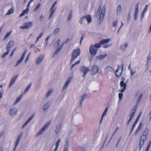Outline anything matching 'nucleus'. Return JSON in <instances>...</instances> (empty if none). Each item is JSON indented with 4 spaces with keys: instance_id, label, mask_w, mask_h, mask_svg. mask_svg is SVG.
Wrapping results in <instances>:
<instances>
[{
    "instance_id": "nucleus-1",
    "label": "nucleus",
    "mask_w": 151,
    "mask_h": 151,
    "mask_svg": "<svg viewBox=\"0 0 151 151\" xmlns=\"http://www.w3.org/2000/svg\"><path fill=\"white\" fill-rule=\"evenodd\" d=\"M101 6H99L96 12V15L97 16L100 15L99 19L100 21H102L103 20L104 17L105 16V12H106V7L104 5L103 7L102 10H101Z\"/></svg>"
},
{
    "instance_id": "nucleus-2",
    "label": "nucleus",
    "mask_w": 151,
    "mask_h": 151,
    "mask_svg": "<svg viewBox=\"0 0 151 151\" xmlns=\"http://www.w3.org/2000/svg\"><path fill=\"white\" fill-rule=\"evenodd\" d=\"M101 46L99 44L96 43L94 45H91L89 48V52L93 55H96L98 49L100 48Z\"/></svg>"
},
{
    "instance_id": "nucleus-3",
    "label": "nucleus",
    "mask_w": 151,
    "mask_h": 151,
    "mask_svg": "<svg viewBox=\"0 0 151 151\" xmlns=\"http://www.w3.org/2000/svg\"><path fill=\"white\" fill-rule=\"evenodd\" d=\"M80 52L81 50L79 48L75 49L73 50L72 54V57L70 60V64H71L75 59L79 55Z\"/></svg>"
},
{
    "instance_id": "nucleus-4",
    "label": "nucleus",
    "mask_w": 151,
    "mask_h": 151,
    "mask_svg": "<svg viewBox=\"0 0 151 151\" xmlns=\"http://www.w3.org/2000/svg\"><path fill=\"white\" fill-rule=\"evenodd\" d=\"M147 137L145 135L141 136L139 141V149L140 150L144 145V142L147 139Z\"/></svg>"
},
{
    "instance_id": "nucleus-5",
    "label": "nucleus",
    "mask_w": 151,
    "mask_h": 151,
    "mask_svg": "<svg viewBox=\"0 0 151 151\" xmlns=\"http://www.w3.org/2000/svg\"><path fill=\"white\" fill-rule=\"evenodd\" d=\"M123 68V65L121 66H118L117 69L115 72V75L116 77L119 78L120 76Z\"/></svg>"
},
{
    "instance_id": "nucleus-6",
    "label": "nucleus",
    "mask_w": 151,
    "mask_h": 151,
    "mask_svg": "<svg viewBox=\"0 0 151 151\" xmlns=\"http://www.w3.org/2000/svg\"><path fill=\"white\" fill-rule=\"evenodd\" d=\"M136 110V107L134 106L133 108L131 110V114L130 115V118L127 122V125H129L131 122L132 118L135 114V112Z\"/></svg>"
},
{
    "instance_id": "nucleus-7",
    "label": "nucleus",
    "mask_w": 151,
    "mask_h": 151,
    "mask_svg": "<svg viewBox=\"0 0 151 151\" xmlns=\"http://www.w3.org/2000/svg\"><path fill=\"white\" fill-rule=\"evenodd\" d=\"M50 122H49L46 123L37 133L36 135V136H38L41 134L48 126Z\"/></svg>"
},
{
    "instance_id": "nucleus-8",
    "label": "nucleus",
    "mask_w": 151,
    "mask_h": 151,
    "mask_svg": "<svg viewBox=\"0 0 151 151\" xmlns=\"http://www.w3.org/2000/svg\"><path fill=\"white\" fill-rule=\"evenodd\" d=\"M24 25L23 26H21L20 28L22 29H28L32 26L33 24L32 22H29L24 23Z\"/></svg>"
},
{
    "instance_id": "nucleus-9",
    "label": "nucleus",
    "mask_w": 151,
    "mask_h": 151,
    "mask_svg": "<svg viewBox=\"0 0 151 151\" xmlns=\"http://www.w3.org/2000/svg\"><path fill=\"white\" fill-rule=\"evenodd\" d=\"M57 3V1H55L53 4L50 9V14L49 18V19H50L53 15L54 12L55 10V9H54V7Z\"/></svg>"
},
{
    "instance_id": "nucleus-10",
    "label": "nucleus",
    "mask_w": 151,
    "mask_h": 151,
    "mask_svg": "<svg viewBox=\"0 0 151 151\" xmlns=\"http://www.w3.org/2000/svg\"><path fill=\"white\" fill-rule=\"evenodd\" d=\"M99 70L98 66L96 65H93L92 68L91 69V74L94 75L96 74Z\"/></svg>"
},
{
    "instance_id": "nucleus-11",
    "label": "nucleus",
    "mask_w": 151,
    "mask_h": 151,
    "mask_svg": "<svg viewBox=\"0 0 151 151\" xmlns=\"http://www.w3.org/2000/svg\"><path fill=\"white\" fill-rule=\"evenodd\" d=\"M27 49L25 50L24 52L22 55L21 58L17 62L16 64L15 65V67H16L19 65L21 63L24 58L25 55L26 53H27Z\"/></svg>"
},
{
    "instance_id": "nucleus-12",
    "label": "nucleus",
    "mask_w": 151,
    "mask_h": 151,
    "mask_svg": "<svg viewBox=\"0 0 151 151\" xmlns=\"http://www.w3.org/2000/svg\"><path fill=\"white\" fill-rule=\"evenodd\" d=\"M127 81L125 83L123 81H121L120 82V86L121 88H123L121 90V92L122 93L124 92V91L126 88L127 83Z\"/></svg>"
},
{
    "instance_id": "nucleus-13",
    "label": "nucleus",
    "mask_w": 151,
    "mask_h": 151,
    "mask_svg": "<svg viewBox=\"0 0 151 151\" xmlns=\"http://www.w3.org/2000/svg\"><path fill=\"white\" fill-rule=\"evenodd\" d=\"M81 70L84 71V73L83 75L82 76L84 77H85L87 73L89 71V68L85 66H82L81 68Z\"/></svg>"
},
{
    "instance_id": "nucleus-14",
    "label": "nucleus",
    "mask_w": 151,
    "mask_h": 151,
    "mask_svg": "<svg viewBox=\"0 0 151 151\" xmlns=\"http://www.w3.org/2000/svg\"><path fill=\"white\" fill-rule=\"evenodd\" d=\"M22 136V133H21L19 134V136H18L17 139L14 145H15V147L14 148L13 150H14L16 149L17 147V146L19 143V142L20 140L21 139V138Z\"/></svg>"
},
{
    "instance_id": "nucleus-15",
    "label": "nucleus",
    "mask_w": 151,
    "mask_h": 151,
    "mask_svg": "<svg viewBox=\"0 0 151 151\" xmlns=\"http://www.w3.org/2000/svg\"><path fill=\"white\" fill-rule=\"evenodd\" d=\"M110 39L102 40L97 44H99L101 46V45H103L108 43L110 41Z\"/></svg>"
},
{
    "instance_id": "nucleus-16",
    "label": "nucleus",
    "mask_w": 151,
    "mask_h": 151,
    "mask_svg": "<svg viewBox=\"0 0 151 151\" xmlns=\"http://www.w3.org/2000/svg\"><path fill=\"white\" fill-rule=\"evenodd\" d=\"M72 79V78L71 77H69L67 80V81L65 82V84L63 89L62 90H64L66 88L69 84L70 83V82L71 81Z\"/></svg>"
},
{
    "instance_id": "nucleus-17",
    "label": "nucleus",
    "mask_w": 151,
    "mask_h": 151,
    "mask_svg": "<svg viewBox=\"0 0 151 151\" xmlns=\"http://www.w3.org/2000/svg\"><path fill=\"white\" fill-rule=\"evenodd\" d=\"M44 58V56L43 55L39 56L37 59L36 64L37 65H38L42 61Z\"/></svg>"
},
{
    "instance_id": "nucleus-18",
    "label": "nucleus",
    "mask_w": 151,
    "mask_h": 151,
    "mask_svg": "<svg viewBox=\"0 0 151 151\" xmlns=\"http://www.w3.org/2000/svg\"><path fill=\"white\" fill-rule=\"evenodd\" d=\"M17 112V110L16 109L12 108L9 111V114L11 116H13L16 114Z\"/></svg>"
},
{
    "instance_id": "nucleus-19",
    "label": "nucleus",
    "mask_w": 151,
    "mask_h": 151,
    "mask_svg": "<svg viewBox=\"0 0 151 151\" xmlns=\"http://www.w3.org/2000/svg\"><path fill=\"white\" fill-rule=\"evenodd\" d=\"M18 76V75H16L14 78H12L11 80V82L9 85V87H11L13 86L14 83L15 81Z\"/></svg>"
},
{
    "instance_id": "nucleus-20",
    "label": "nucleus",
    "mask_w": 151,
    "mask_h": 151,
    "mask_svg": "<svg viewBox=\"0 0 151 151\" xmlns=\"http://www.w3.org/2000/svg\"><path fill=\"white\" fill-rule=\"evenodd\" d=\"M34 114H32V116H31L27 120L26 122L24 124L23 127H24L26 126L27 123L29 122L34 117Z\"/></svg>"
},
{
    "instance_id": "nucleus-21",
    "label": "nucleus",
    "mask_w": 151,
    "mask_h": 151,
    "mask_svg": "<svg viewBox=\"0 0 151 151\" xmlns=\"http://www.w3.org/2000/svg\"><path fill=\"white\" fill-rule=\"evenodd\" d=\"M34 114H32V116H31L27 120L26 122L24 124L23 127H24L26 126L27 123L29 122L34 117Z\"/></svg>"
},
{
    "instance_id": "nucleus-22",
    "label": "nucleus",
    "mask_w": 151,
    "mask_h": 151,
    "mask_svg": "<svg viewBox=\"0 0 151 151\" xmlns=\"http://www.w3.org/2000/svg\"><path fill=\"white\" fill-rule=\"evenodd\" d=\"M29 11V9L26 8V9L23 11V12L21 14L19 15L20 17H21L23 16L25 14H27L28 13Z\"/></svg>"
},
{
    "instance_id": "nucleus-23",
    "label": "nucleus",
    "mask_w": 151,
    "mask_h": 151,
    "mask_svg": "<svg viewBox=\"0 0 151 151\" xmlns=\"http://www.w3.org/2000/svg\"><path fill=\"white\" fill-rule=\"evenodd\" d=\"M142 122H140L138 126V127L136 131L135 132V135L137 134L138 133V132H139V131H140V130L142 128Z\"/></svg>"
},
{
    "instance_id": "nucleus-24",
    "label": "nucleus",
    "mask_w": 151,
    "mask_h": 151,
    "mask_svg": "<svg viewBox=\"0 0 151 151\" xmlns=\"http://www.w3.org/2000/svg\"><path fill=\"white\" fill-rule=\"evenodd\" d=\"M85 17V19H86L88 22L89 23L92 21V19L91 16L89 15L84 16Z\"/></svg>"
},
{
    "instance_id": "nucleus-25",
    "label": "nucleus",
    "mask_w": 151,
    "mask_h": 151,
    "mask_svg": "<svg viewBox=\"0 0 151 151\" xmlns=\"http://www.w3.org/2000/svg\"><path fill=\"white\" fill-rule=\"evenodd\" d=\"M108 109V107H107L105 109V110H104V112H103V114H102L101 119V120H100V124L101 123V121L102 120L103 117L104 116H105V115H106V113H107V112Z\"/></svg>"
},
{
    "instance_id": "nucleus-26",
    "label": "nucleus",
    "mask_w": 151,
    "mask_h": 151,
    "mask_svg": "<svg viewBox=\"0 0 151 151\" xmlns=\"http://www.w3.org/2000/svg\"><path fill=\"white\" fill-rule=\"evenodd\" d=\"M14 44V42L12 41H10L8 43L6 47V49H8L10 48L11 47H12Z\"/></svg>"
},
{
    "instance_id": "nucleus-27",
    "label": "nucleus",
    "mask_w": 151,
    "mask_h": 151,
    "mask_svg": "<svg viewBox=\"0 0 151 151\" xmlns=\"http://www.w3.org/2000/svg\"><path fill=\"white\" fill-rule=\"evenodd\" d=\"M62 46L63 45L61 46V48H58L55 51V52L52 55V57H53L54 56H55L58 54V52L59 51H60L61 50Z\"/></svg>"
},
{
    "instance_id": "nucleus-28",
    "label": "nucleus",
    "mask_w": 151,
    "mask_h": 151,
    "mask_svg": "<svg viewBox=\"0 0 151 151\" xmlns=\"http://www.w3.org/2000/svg\"><path fill=\"white\" fill-rule=\"evenodd\" d=\"M137 122H136L135 121L134 122V123L132 125V127L130 131V133H129L130 135L133 132V131L134 130V129L135 128Z\"/></svg>"
},
{
    "instance_id": "nucleus-29",
    "label": "nucleus",
    "mask_w": 151,
    "mask_h": 151,
    "mask_svg": "<svg viewBox=\"0 0 151 151\" xmlns=\"http://www.w3.org/2000/svg\"><path fill=\"white\" fill-rule=\"evenodd\" d=\"M86 94H85L84 95L82 96V98L81 99L80 102V105L81 106H82L83 101L85 99L86 97Z\"/></svg>"
},
{
    "instance_id": "nucleus-30",
    "label": "nucleus",
    "mask_w": 151,
    "mask_h": 151,
    "mask_svg": "<svg viewBox=\"0 0 151 151\" xmlns=\"http://www.w3.org/2000/svg\"><path fill=\"white\" fill-rule=\"evenodd\" d=\"M121 10V5H119L117 8V14L119 15L120 14Z\"/></svg>"
},
{
    "instance_id": "nucleus-31",
    "label": "nucleus",
    "mask_w": 151,
    "mask_h": 151,
    "mask_svg": "<svg viewBox=\"0 0 151 151\" xmlns=\"http://www.w3.org/2000/svg\"><path fill=\"white\" fill-rule=\"evenodd\" d=\"M14 11V8L12 7L8 11L6 14L7 15H9L13 13Z\"/></svg>"
},
{
    "instance_id": "nucleus-32",
    "label": "nucleus",
    "mask_w": 151,
    "mask_h": 151,
    "mask_svg": "<svg viewBox=\"0 0 151 151\" xmlns=\"http://www.w3.org/2000/svg\"><path fill=\"white\" fill-rule=\"evenodd\" d=\"M22 94H21L18 97H17V98L16 101L14 103V104H17L18 102H19L20 101V100L22 97Z\"/></svg>"
},
{
    "instance_id": "nucleus-33",
    "label": "nucleus",
    "mask_w": 151,
    "mask_h": 151,
    "mask_svg": "<svg viewBox=\"0 0 151 151\" xmlns=\"http://www.w3.org/2000/svg\"><path fill=\"white\" fill-rule=\"evenodd\" d=\"M80 61L79 60H78L74 64H72L70 68V70L72 69V68L75 65L78 64L80 63Z\"/></svg>"
},
{
    "instance_id": "nucleus-34",
    "label": "nucleus",
    "mask_w": 151,
    "mask_h": 151,
    "mask_svg": "<svg viewBox=\"0 0 151 151\" xmlns=\"http://www.w3.org/2000/svg\"><path fill=\"white\" fill-rule=\"evenodd\" d=\"M106 55V54H105L104 55H101L98 57V58L100 60H102L105 58Z\"/></svg>"
},
{
    "instance_id": "nucleus-35",
    "label": "nucleus",
    "mask_w": 151,
    "mask_h": 151,
    "mask_svg": "<svg viewBox=\"0 0 151 151\" xmlns=\"http://www.w3.org/2000/svg\"><path fill=\"white\" fill-rule=\"evenodd\" d=\"M72 10H71L70 12V14L68 17V21H69L71 19L72 17Z\"/></svg>"
},
{
    "instance_id": "nucleus-36",
    "label": "nucleus",
    "mask_w": 151,
    "mask_h": 151,
    "mask_svg": "<svg viewBox=\"0 0 151 151\" xmlns=\"http://www.w3.org/2000/svg\"><path fill=\"white\" fill-rule=\"evenodd\" d=\"M83 19H85V17L84 16L82 17L79 20V22L81 24H83Z\"/></svg>"
},
{
    "instance_id": "nucleus-37",
    "label": "nucleus",
    "mask_w": 151,
    "mask_h": 151,
    "mask_svg": "<svg viewBox=\"0 0 151 151\" xmlns=\"http://www.w3.org/2000/svg\"><path fill=\"white\" fill-rule=\"evenodd\" d=\"M127 45L128 43H126L125 44L122 45L121 47V48L122 49H125L127 47Z\"/></svg>"
},
{
    "instance_id": "nucleus-38",
    "label": "nucleus",
    "mask_w": 151,
    "mask_h": 151,
    "mask_svg": "<svg viewBox=\"0 0 151 151\" xmlns=\"http://www.w3.org/2000/svg\"><path fill=\"white\" fill-rule=\"evenodd\" d=\"M42 32L40 33V34L39 36L37 38V40H36V43H37V42L38 41L39 39L40 38L42 37Z\"/></svg>"
},
{
    "instance_id": "nucleus-39",
    "label": "nucleus",
    "mask_w": 151,
    "mask_h": 151,
    "mask_svg": "<svg viewBox=\"0 0 151 151\" xmlns=\"http://www.w3.org/2000/svg\"><path fill=\"white\" fill-rule=\"evenodd\" d=\"M49 106H48V104H45L43 106V109L44 111L46 110L48 107Z\"/></svg>"
},
{
    "instance_id": "nucleus-40",
    "label": "nucleus",
    "mask_w": 151,
    "mask_h": 151,
    "mask_svg": "<svg viewBox=\"0 0 151 151\" xmlns=\"http://www.w3.org/2000/svg\"><path fill=\"white\" fill-rule=\"evenodd\" d=\"M7 50L5 52V54L3 55L2 56V58H4L6 55H8L9 54V51H10V49H7Z\"/></svg>"
},
{
    "instance_id": "nucleus-41",
    "label": "nucleus",
    "mask_w": 151,
    "mask_h": 151,
    "mask_svg": "<svg viewBox=\"0 0 151 151\" xmlns=\"http://www.w3.org/2000/svg\"><path fill=\"white\" fill-rule=\"evenodd\" d=\"M41 5L40 3H39L36 6L34 9V11H37L40 7Z\"/></svg>"
},
{
    "instance_id": "nucleus-42",
    "label": "nucleus",
    "mask_w": 151,
    "mask_h": 151,
    "mask_svg": "<svg viewBox=\"0 0 151 151\" xmlns=\"http://www.w3.org/2000/svg\"><path fill=\"white\" fill-rule=\"evenodd\" d=\"M68 145H69L68 142L66 140V143H65V148H64V150L65 148H67V151H68Z\"/></svg>"
},
{
    "instance_id": "nucleus-43",
    "label": "nucleus",
    "mask_w": 151,
    "mask_h": 151,
    "mask_svg": "<svg viewBox=\"0 0 151 151\" xmlns=\"http://www.w3.org/2000/svg\"><path fill=\"white\" fill-rule=\"evenodd\" d=\"M12 32V31H11L9 32H7V34L5 36L4 40H5V39H6L7 38V37L9 36V35L11 34V33Z\"/></svg>"
},
{
    "instance_id": "nucleus-44",
    "label": "nucleus",
    "mask_w": 151,
    "mask_h": 151,
    "mask_svg": "<svg viewBox=\"0 0 151 151\" xmlns=\"http://www.w3.org/2000/svg\"><path fill=\"white\" fill-rule=\"evenodd\" d=\"M59 28H56L53 32V34H56L58 33V32H59Z\"/></svg>"
},
{
    "instance_id": "nucleus-45",
    "label": "nucleus",
    "mask_w": 151,
    "mask_h": 151,
    "mask_svg": "<svg viewBox=\"0 0 151 151\" xmlns=\"http://www.w3.org/2000/svg\"><path fill=\"white\" fill-rule=\"evenodd\" d=\"M52 90H51V89L49 91L47 92V94L46 96L47 97L49 96L51 94V93H52Z\"/></svg>"
},
{
    "instance_id": "nucleus-46",
    "label": "nucleus",
    "mask_w": 151,
    "mask_h": 151,
    "mask_svg": "<svg viewBox=\"0 0 151 151\" xmlns=\"http://www.w3.org/2000/svg\"><path fill=\"white\" fill-rule=\"evenodd\" d=\"M141 112H139V114L138 115L137 118H136V119L135 121L136 122H138V120L139 119L140 117V116H141Z\"/></svg>"
},
{
    "instance_id": "nucleus-47",
    "label": "nucleus",
    "mask_w": 151,
    "mask_h": 151,
    "mask_svg": "<svg viewBox=\"0 0 151 151\" xmlns=\"http://www.w3.org/2000/svg\"><path fill=\"white\" fill-rule=\"evenodd\" d=\"M31 84H29V85L26 88V89L24 91V92L25 93H26L27 91L29 89V88L30 86H31Z\"/></svg>"
},
{
    "instance_id": "nucleus-48",
    "label": "nucleus",
    "mask_w": 151,
    "mask_h": 151,
    "mask_svg": "<svg viewBox=\"0 0 151 151\" xmlns=\"http://www.w3.org/2000/svg\"><path fill=\"white\" fill-rule=\"evenodd\" d=\"M60 40H58L56 42L55 44L56 46H58L60 44Z\"/></svg>"
},
{
    "instance_id": "nucleus-49",
    "label": "nucleus",
    "mask_w": 151,
    "mask_h": 151,
    "mask_svg": "<svg viewBox=\"0 0 151 151\" xmlns=\"http://www.w3.org/2000/svg\"><path fill=\"white\" fill-rule=\"evenodd\" d=\"M120 100H121L122 98L123 94L122 93H119L118 94Z\"/></svg>"
},
{
    "instance_id": "nucleus-50",
    "label": "nucleus",
    "mask_w": 151,
    "mask_h": 151,
    "mask_svg": "<svg viewBox=\"0 0 151 151\" xmlns=\"http://www.w3.org/2000/svg\"><path fill=\"white\" fill-rule=\"evenodd\" d=\"M85 37V35L83 34H82L80 41V44H81L82 41L83 40V39Z\"/></svg>"
},
{
    "instance_id": "nucleus-51",
    "label": "nucleus",
    "mask_w": 151,
    "mask_h": 151,
    "mask_svg": "<svg viewBox=\"0 0 151 151\" xmlns=\"http://www.w3.org/2000/svg\"><path fill=\"white\" fill-rule=\"evenodd\" d=\"M138 11L136 12V11H135V13H134V18L135 19H136L137 18V14H138Z\"/></svg>"
},
{
    "instance_id": "nucleus-52",
    "label": "nucleus",
    "mask_w": 151,
    "mask_h": 151,
    "mask_svg": "<svg viewBox=\"0 0 151 151\" xmlns=\"http://www.w3.org/2000/svg\"><path fill=\"white\" fill-rule=\"evenodd\" d=\"M30 53H29L28 55H27V57H26V59L25 60V63H26L28 61V59H29L30 55Z\"/></svg>"
},
{
    "instance_id": "nucleus-53",
    "label": "nucleus",
    "mask_w": 151,
    "mask_h": 151,
    "mask_svg": "<svg viewBox=\"0 0 151 151\" xmlns=\"http://www.w3.org/2000/svg\"><path fill=\"white\" fill-rule=\"evenodd\" d=\"M151 142L150 141L148 145L146 148V149L145 151H148V150L150 149V147Z\"/></svg>"
},
{
    "instance_id": "nucleus-54",
    "label": "nucleus",
    "mask_w": 151,
    "mask_h": 151,
    "mask_svg": "<svg viewBox=\"0 0 151 151\" xmlns=\"http://www.w3.org/2000/svg\"><path fill=\"white\" fill-rule=\"evenodd\" d=\"M148 6V5H146L145 6V7L143 11L142 12H142L145 13V12H146V11L147 10Z\"/></svg>"
},
{
    "instance_id": "nucleus-55",
    "label": "nucleus",
    "mask_w": 151,
    "mask_h": 151,
    "mask_svg": "<svg viewBox=\"0 0 151 151\" xmlns=\"http://www.w3.org/2000/svg\"><path fill=\"white\" fill-rule=\"evenodd\" d=\"M139 3H138L137 4L135 7V11H138V8H139Z\"/></svg>"
},
{
    "instance_id": "nucleus-56",
    "label": "nucleus",
    "mask_w": 151,
    "mask_h": 151,
    "mask_svg": "<svg viewBox=\"0 0 151 151\" xmlns=\"http://www.w3.org/2000/svg\"><path fill=\"white\" fill-rule=\"evenodd\" d=\"M60 139H58L57 140V141L56 142V143L55 146L58 147L59 145V143L60 142Z\"/></svg>"
},
{
    "instance_id": "nucleus-57",
    "label": "nucleus",
    "mask_w": 151,
    "mask_h": 151,
    "mask_svg": "<svg viewBox=\"0 0 151 151\" xmlns=\"http://www.w3.org/2000/svg\"><path fill=\"white\" fill-rule=\"evenodd\" d=\"M141 99H140V98H139L138 97V98L137 99V105L139 104V103L140 102V101H141Z\"/></svg>"
},
{
    "instance_id": "nucleus-58",
    "label": "nucleus",
    "mask_w": 151,
    "mask_h": 151,
    "mask_svg": "<svg viewBox=\"0 0 151 151\" xmlns=\"http://www.w3.org/2000/svg\"><path fill=\"white\" fill-rule=\"evenodd\" d=\"M130 75L131 76H132V75H133L135 73V72H134L133 70H132V69L130 70Z\"/></svg>"
},
{
    "instance_id": "nucleus-59",
    "label": "nucleus",
    "mask_w": 151,
    "mask_h": 151,
    "mask_svg": "<svg viewBox=\"0 0 151 151\" xmlns=\"http://www.w3.org/2000/svg\"><path fill=\"white\" fill-rule=\"evenodd\" d=\"M117 21H115L113 22V24H112L113 26V27L116 26V25L117 24Z\"/></svg>"
},
{
    "instance_id": "nucleus-60",
    "label": "nucleus",
    "mask_w": 151,
    "mask_h": 151,
    "mask_svg": "<svg viewBox=\"0 0 151 151\" xmlns=\"http://www.w3.org/2000/svg\"><path fill=\"white\" fill-rule=\"evenodd\" d=\"M15 50H16V49H14V50H13L12 51V52H11V53L10 54V56L11 57H12V56L13 55V54L14 53V51Z\"/></svg>"
},
{
    "instance_id": "nucleus-61",
    "label": "nucleus",
    "mask_w": 151,
    "mask_h": 151,
    "mask_svg": "<svg viewBox=\"0 0 151 151\" xmlns=\"http://www.w3.org/2000/svg\"><path fill=\"white\" fill-rule=\"evenodd\" d=\"M30 2H29L27 4V8L28 9H29V7L30 4Z\"/></svg>"
},
{
    "instance_id": "nucleus-62",
    "label": "nucleus",
    "mask_w": 151,
    "mask_h": 151,
    "mask_svg": "<svg viewBox=\"0 0 151 151\" xmlns=\"http://www.w3.org/2000/svg\"><path fill=\"white\" fill-rule=\"evenodd\" d=\"M111 67L110 66H108V67H106V68H105V70H109L110 69H111Z\"/></svg>"
},
{
    "instance_id": "nucleus-63",
    "label": "nucleus",
    "mask_w": 151,
    "mask_h": 151,
    "mask_svg": "<svg viewBox=\"0 0 151 151\" xmlns=\"http://www.w3.org/2000/svg\"><path fill=\"white\" fill-rule=\"evenodd\" d=\"M57 129L58 127H57L55 130V132L56 134H57L59 130V129L57 130Z\"/></svg>"
},
{
    "instance_id": "nucleus-64",
    "label": "nucleus",
    "mask_w": 151,
    "mask_h": 151,
    "mask_svg": "<svg viewBox=\"0 0 151 151\" xmlns=\"http://www.w3.org/2000/svg\"><path fill=\"white\" fill-rule=\"evenodd\" d=\"M110 46V45H106L104 46L103 47L105 48H107Z\"/></svg>"
}]
</instances>
